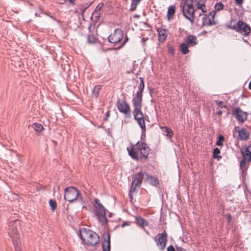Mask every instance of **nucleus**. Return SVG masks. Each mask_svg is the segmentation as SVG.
<instances>
[{
    "label": "nucleus",
    "mask_w": 251,
    "mask_h": 251,
    "mask_svg": "<svg viewBox=\"0 0 251 251\" xmlns=\"http://www.w3.org/2000/svg\"><path fill=\"white\" fill-rule=\"evenodd\" d=\"M241 154L243 156V158H248V157H251V146L246 148L245 151L242 150Z\"/></svg>",
    "instance_id": "nucleus-24"
},
{
    "label": "nucleus",
    "mask_w": 251,
    "mask_h": 251,
    "mask_svg": "<svg viewBox=\"0 0 251 251\" xmlns=\"http://www.w3.org/2000/svg\"><path fill=\"white\" fill-rule=\"evenodd\" d=\"M112 213H109L108 214V217H110L112 216Z\"/></svg>",
    "instance_id": "nucleus-52"
},
{
    "label": "nucleus",
    "mask_w": 251,
    "mask_h": 251,
    "mask_svg": "<svg viewBox=\"0 0 251 251\" xmlns=\"http://www.w3.org/2000/svg\"><path fill=\"white\" fill-rule=\"evenodd\" d=\"M156 246L160 251H163L167 242V234L164 231L162 233H159L155 237Z\"/></svg>",
    "instance_id": "nucleus-9"
},
{
    "label": "nucleus",
    "mask_w": 251,
    "mask_h": 251,
    "mask_svg": "<svg viewBox=\"0 0 251 251\" xmlns=\"http://www.w3.org/2000/svg\"><path fill=\"white\" fill-rule=\"evenodd\" d=\"M12 240L16 251H22V243L20 240V237H13Z\"/></svg>",
    "instance_id": "nucleus-19"
},
{
    "label": "nucleus",
    "mask_w": 251,
    "mask_h": 251,
    "mask_svg": "<svg viewBox=\"0 0 251 251\" xmlns=\"http://www.w3.org/2000/svg\"><path fill=\"white\" fill-rule=\"evenodd\" d=\"M109 116H110V112L108 111L106 113V117L105 118V120H107V118L109 117Z\"/></svg>",
    "instance_id": "nucleus-47"
},
{
    "label": "nucleus",
    "mask_w": 251,
    "mask_h": 251,
    "mask_svg": "<svg viewBox=\"0 0 251 251\" xmlns=\"http://www.w3.org/2000/svg\"><path fill=\"white\" fill-rule=\"evenodd\" d=\"M218 140L216 142V145L221 146L223 145V142L224 141V137L222 135H220L218 138Z\"/></svg>",
    "instance_id": "nucleus-33"
},
{
    "label": "nucleus",
    "mask_w": 251,
    "mask_h": 251,
    "mask_svg": "<svg viewBox=\"0 0 251 251\" xmlns=\"http://www.w3.org/2000/svg\"><path fill=\"white\" fill-rule=\"evenodd\" d=\"M92 2H87V3H86L85 4H84V6L87 8L88 7H89L91 4H92Z\"/></svg>",
    "instance_id": "nucleus-45"
},
{
    "label": "nucleus",
    "mask_w": 251,
    "mask_h": 251,
    "mask_svg": "<svg viewBox=\"0 0 251 251\" xmlns=\"http://www.w3.org/2000/svg\"><path fill=\"white\" fill-rule=\"evenodd\" d=\"M145 175L146 173L145 172H140L134 175L131 186L132 191H135L137 188L140 187L142 180H146Z\"/></svg>",
    "instance_id": "nucleus-8"
},
{
    "label": "nucleus",
    "mask_w": 251,
    "mask_h": 251,
    "mask_svg": "<svg viewBox=\"0 0 251 251\" xmlns=\"http://www.w3.org/2000/svg\"><path fill=\"white\" fill-rule=\"evenodd\" d=\"M33 128L37 131H41L43 129V126L42 125L35 123L33 124Z\"/></svg>",
    "instance_id": "nucleus-31"
},
{
    "label": "nucleus",
    "mask_w": 251,
    "mask_h": 251,
    "mask_svg": "<svg viewBox=\"0 0 251 251\" xmlns=\"http://www.w3.org/2000/svg\"><path fill=\"white\" fill-rule=\"evenodd\" d=\"M232 114L239 122L241 123H243L247 119V113L239 107L233 109Z\"/></svg>",
    "instance_id": "nucleus-11"
},
{
    "label": "nucleus",
    "mask_w": 251,
    "mask_h": 251,
    "mask_svg": "<svg viewBox=\"0 0 251 251\" xmlns=\"http://www.w3.org/2000/svg\"><path fill=\"white\" fill-rule=\"evenodd\" d=\"M50 17L53 18V17L51 16H50Z\"/></svg>",
    "instance_id": "nucleus-55"
},
{
    "label": "nucleus",
    "mask_w": 251,
    "mask_h": 251,
    "mask_svg": "<svg viewBox=\"0 0 251 251\" xmlns=\"http://www.w3.org/2000/svg\"><path fill=\"white\" fill-rule=\"evenodd\" d=\"M64 199L70 202H74L75 200L82 201L80 193L77 189L74 187H68L65 189Z\"/></svg>",
    "instance_id": "nucleus-4"
},
{
    "label": "nucleus",
    "mask_w": 251,
    "mask_h": 251,
    "mask_svg": "<svg viewBox=\"0 0 251 251\" xmlns=\"http://www.w3.org/2000/svg\"><path fill=\"white\" fill-rule=\"evenodd\" d=\"M224 5L222 2H219L215 4V7L216 10L220 11L223 8Z\"/></svg>",
    "instance_id": "nucleus-38"
},
{
    "label": "nucleus",
    "mask_w": 251,
    "mask_h": 251,
    "mask_svg": "<svg viewBox=\"0 0 251 251\" xmlns=\"http://www.w3.org/2000/svg\"><path fill=\"white\" fill-rule=\"evenodd\" d=\"M228 27L234 30L237 32L241 33L243 36H247L251 32V27L245 22L242 21H239L236 25H229Z\"/></svg>",
    "instance_id": "nucleus-5"
},
{
    "label": "nucleus",
    "mask_w": 251,
    "mask_h": 251,
    "mask_svg": "<svg viewBox=\"0 0 251 251\" xmlns=\"http://www.w3.org/2000/svg\"><path fill=\"white\" fill-rule=\"evenodd\" d=\"M158 32L159 37L161 38L163 40H165L167 38V34L166 33V30L163 28L158 29Z\"/></svg>",
    "instance_id": "nucleus-29"
},
{
    "label": "nucleus",
    "mask_w": 251,
    "mask_h": 251,
    "mask_svg": "<svg viewBox=\"0 0 251 251\" xmlns=\"http://www.w3.org/2000/svg\"><path fill=\"white\" fill-rule=\"evenodd\" d=\"M101 86L98 85L95 86L92 90V95L95 98H97L99 96L100 90L101 89Z\"/></svg>",
    "instance_id": "nucleus-30"
},
{
    "label": "nucleus",
    "mask_w": 251,
    "mask_h": 251,
    "mask_svg": "<svg viewBox=\"0 0 251 251\" xmlns=\"http://www.w3.org/2000/svg\"><path fill=\"white\" fill-rule=\"evenodd\" d=\"M104 5L103 3L100 2L99 3V4L96 6L95 10L94 11L100 12V10H101L102 8L103 7Z\"/></svg>",
    "instance_id": "nucleus-36"
},
{
    "label": "nucleus",
    "mask_w": 251,
    "mask_h": 251,
    "mask_svg": "<svg viewBox=\"0 0 251 251\" xmlns=\"http://www.w3.org/2000/svg\"><path fill=\"white\" fill-rule=\"evenodd\" d=\"M128 40V38L127 36H126V39H125V41L123 43V44L118 48V49H120V48L122 47L125 44V43Z\"/></svg>",
    "instance_id": "nucleus-46"
},
{
    "label": "nucleus",
    "mask_w": 251,
    "mask_h": 251,
    "mask_svg": "<svg viewBox=\"0 0 251 251\" xmlns=\"http://www.w3.org/2000/svg\"><path fill=\"white\" fill-rule=\"evenodd\" d=\"M249 158H251V157H249Z\"/></svg>",
    "instance_id": "nucleus-56"
},
{
    "label": "nucleus",
    "mask_w": 251,
    "mask_h": 251,
    "mask_svg": "<svg viewBox=\"0 0 251 251\" xmlns=\"http://www.w3.org/2000/svg\"><path fill=\"white\" fill-rule=\"evenodd\" d=\"M214 22V16L211 18L209 17H203L202 18V25L203 26H210L215 25Z\"/></svg>",
    "instance_id": "nucleus-21"
},
{
    "label": "nucleus",
    "mask_w": 251,
    "mask_h": 251,
    "mask_svg": "<svg viewBox=\"0 0 251 251\" xmlns=\"http://www.w3.org/2000/svg\"><path fill=\"white\" fill-rule=\"evenodd\" d=\"M163 128L165 129V132H166V136H167L169 137H171L173 136V130L171 128H170L167 126H165Z\"/></svg>",
    "instance_id": "nucleus-34"
},
{
    "label": "nucleus",
    "mask_w": 251,
    "mask_h": 251,
    "mask_svg": "<svg viewBox=\"0 0 251 251\" xmlns=\"http://www.w3.org/2000/svg\"><path fill=\"white\" fill-rule=\"evenodd\" d=\"M222 113H223V112L221 110H219L217 112V115H218L219 116H221L222 114Z\"/></svg>",
    "instance_id": "nucleus-48"
},
{
    "label": "nucleus",
    "mask_w": 251,
    "mask_h": 251,
    "mask_svg": "<svg viewBox=\"0 0 251 251\" xmlns=\"http://www.w3.org/2000/svg\"><path fill=\"white\" fill-rule=\"evenodd\" d=\"M167 251H176V250L173 246L170 245L168 247L167 249Z\"/></svg>",
    "instance_id": "nucleus-40"
},
{
    "label": "nucleus",
    "mask_w": 251,
    "mask_h": 251,
    "mask_svg": "<svg viewBox=\"0 0 251 251\" xmlns=\"http://www.w3.org/2000/svg\"><path fill=\"white\" fill-rule=\"evenodd\" d=\"M79 236L88 245L94 246L100 242L99 236L96 232L85 228L80 229Z\"/></svg>",
    "instance_id": "nucleus-2"
},
{
    "label": "nucleus",
    "mask_w": 251,
    "mask_h": 251,
    "mask_svg": "<svg viewBox=\"0 0 251 251\" xmlns=\"http://www.w3.org/2000/svg\"><path fill=\"white\" fill-rule=\"evenodd\" d=\"M235 130L238 133V138L241 141H247L250 138V133L246 128L239 129V127L237 126L235 127Z\"/></svg>",
    "instance_id": "nucleus-16"
},
{
    "label": "nucleus",
    "mask_w": 251,
    "mask_h": 251,
    "mask_svg": "<svg viewBox=\"0 0 251 251\" xmlns=\"http://www.w3.org/2000/svg\"><path fill=\"white\" fill-rule=\"evenodd\" d=\"M129 155L134 159L138 160L139 158V153L141 157L147 159L150 151V148L145 143L138 142L130 149L127 148Z\"/></svg>",
    "instance_id": "nucleus-1"
},
{
    "label": "nucleus",
    "mask_w": 251,
    "mask_h": 251,
    "mask_svg": "<svg viewBox=\"0 0 251 251\" xmlns=\"http://www.w3.org/2000/svg\"><path fill=\"white\" fill-rule=\"evenodd\" d=\"M124 34L121 29H116L113 33L108 37V41L110 43L115 44L119 42L123 38Z\"/></svg>",
    "instance_id": "nucleus-13"
},
{
    "label": "nucleus",
    "mask_w": 251,
    "mask_h": 251,
    "mask_svg": "<svg viewBox=\"0 0 251 251\" xmlns=\"http://www.w3.org/2000/svg\"><path fill=\"white\" fill-rule=\"evenodd\" d=\"M251 161V158H246L245 157L243 158V159L240 162V167L242 169L244 170H246L247 169V166L246 164L249 163Z\"/></svg>",
    "instance_id": "nucleus-25"
},
{
    "label": "nucleus",
    "mask_w": 251,
    "mask_h": 251,
    "mask_svg": "<svg viewBox=\"0 0 251 251\" xmlns=\"http://www.w3.org/2000/svg\"><path fill=\"white\" fill-rule=\"evenodd\" d=\"M94 212L98 220L102 225H107L108 221L106 217V214L108 211L102 205L99 204V206H94Z\"/></svg>",
    "instance_id": "nucleus-6"
},
{
    "label": "nucleus",
    "mask_w": 251,
    "mask_h": 251,
    "mask_svg": "<svg viewBox=\"0 0 251 251\" xmlns=\"http://www.w3.org/2000/svg\"><path fill=\"white\" fill-rule=\"evenodd\" d=\"M185 43L189 46H194L197 44V38L194 35H189L185 39Z\"/></svg>",
    "instance_id": "nucleus-17"
},
{
    "label": "nucleus",
    "mask_w": 251,
    "mask_h": 251,
    "mask_svg": "<svg viewBox=\"0 0 251 251\" xmlns=\"http://www.w3.org/2000/svg\"><path fill=\"white\" fill-rule=\"evenodd\" d=\"M49 204L52 211H54L56 208L57 205L56 202L55 201L50 200L49 201Z\"/></svg>",
    "instance_id": "nucleus-35"
},
{
    "label": "nucleus",
    "mask_w": 251,
    "mask_h": 251,
    "mask_svg": "<svg viewBox=\"0 0 251 251\" xmlns=\"http://www.w3.org/2000/svg\"><path fill=\"white\" fill-rule=\"evenodd\" d=\"M94 202L96 204V205H95L94 206H99V204L100 205H102L100 202V201L97 199H95V200H94Z\"/></svg>",
    "instance_id": "nucleus-41"
},
{
    "label": "nucleus",
    "mask_w": 251,
    "mask_h": 251,
    "mask_svg": "<svg viewBox=\"0 0 251 251\" xmlns=\"http://www.w3.org/2000/svg\"><path fill=\"white\" fill-rule=\"evenodd\" d=\"M140 0H133L131 4V8L130 10L134 11L136 9V6L138 5V4L139 3Z\"/></svg>",
    "instance_id": "nucleus-32"
},
{
    "label": "nucleus",
    "mask_w": 251,
    "mask_h": 251,
    "mask_svg": "<svg viewBox=\"0 0 251 251\" xmlns=\"http://www.w3.org/2000/svg\"><path fill=\"white\" fill-rule=\"evenodd\" d=\"M176 12V6L171 5L168 7L167 12V19L168 21L171 20L173 18V16Z\"/></svg>",
    "instance_id": "nucleus-22"
},
{
    "label": "nucleus",
    "mask_w": 251,
    "mask_h": 251,
    "mask_svg": "<svg viewBox=\"0 0 251 251\" xmlns=\"http://www.w3.org/2000/svg\"><path fill=\"white\" fill-rule=\"evenodd\" d=\"M12 240L16 251H22V243L20 240V237H13Z\"/></svg>",
    "instance_id": "nucleus-20"
},
{
    "label": "nucleus",
    "mask_w": 251,
    "mask_h": 251,
    "mask_svg": "<svg viewBox=\"0 0 251 251\" xmlns=\"http://www.w3.org/2000/svg\"><path fill=\"white\" fill-rule=\"evenodd\" d=\"M215 102L217 104V105H218L221 108H223L224 107H226V106L223 105V102L222 101L218 100H216Z\"/></svg>",
    "instance_id": "nucleus-39"
},
{
    "label": "nucleus",
    "mask_w": 251,
    "mask_h": 251,
    "mask_svg": "<svg viewBox=\"0 0 251 251\" xmlns=\"http://www.w3.org/2000/svg\"><path fill=\"white\" fill-rule=\"evenodd\" d=\"M71 3H74L75 0H69Z\"/></svg>",
    "instance_id": "nucleus-51"
},
{
    "label": "nucleus",
    "mask_w": 251,
    "mask_h": 251,
    "mask_svg": "<svg viewBox=\"0 0 251 251\" xmlns=\"http://www.w3.org/2000/svg\"><path fill=\"white\" fill-rule=\"evenodd\" d=\"M20 221L18 220H15L10 222L9 224V231L8 234L12 238L16 236L20 237L17 229V226L20 224Z\"/></svg>",
    "instance_id": "nucleus-12"
},
{
    "label": "nucleus",
    "mask_w": 251,
    "mask_h": 251,
    "mask_svg": "<svg viewBox=\"0 0 251 251\" xmlns=\"http://www.w3.org/2000/svg\"><path fill=\"white\" fill-rule=\"evenodd\" d=\"M188 47L189 46L186 43H182L180 45V49L183 54H186L189 52V50L188 49Z\"/></svg>",
    "instance_id": "nucleus-27"
},
{
    "label": "nucleus",
    "mask_w": 251,
    "mask_h": 251,
    "mask_svg": "<svg viewBox=\"0 0 251 251\" xmlns=\"http://www.w3.org/2000/svg\"><path fill=\"white\" fill-rule=\"evenodd\" d=\"M102 247L103 251H110V234L105 232L102 236Z\"/></svg>",
    "instance_id": "nucleus-15"
},
{
    "label": "nucleus",
    "mask_w": 251,
    "mask_h": 251,
    "mask_svg": "<svg viewBox=\"0 0 251 251\" xmlns=\"http://www.w3.org/2000/svg\"><path fill=\"white\" fill-rule=\"evenodd\" d=\"M87 40L89 43L93 44L95 42V38L93 35H88L87 36Z\"/></svg>",
    "instance_id": "nucleus-37"
},
{
    "label": "nucleus",
    "mask_w": 251,
    "mask_h": 251,
    "mask_svg": "<svg viewBox=\"0 0 251 251\" xmlns=\"http://www.w3.org/2000/svg\"><path fill=\"white\" fill-rule=\"evenodd\" d=\"M136 223L138 226L143 227L148 225V222L145 219L142 218L141 216L136 217Z\"/></svg>",
    "instance_id": "nucleus-23"
},
{
    "label": "nucleus",
    "mask_w": 251,
    "mask_h": 251,
    "mask_svg": "<svg viewBox=\"0 0 251 251\" xmlns=\"http://www.w3.org/2000/svg\"><path fill=\"white\" fill-rule=\"evenodd\" d=\"M249 88L251 90V81L250 82L249 84Z\"/></svg>",
    "instance_id": "nucleus-50"
},
{
    "label": "nucleus",
    "mask_w": 251,
    "mask_h": 251,
    "mask_svg": "<svg viewBox=\"0 0 251 251\" xmlns=\"http://www.w3.org/2000/svg\"><path fill=\"white\" fill-rule=\"evenodd\" d=\"M133 115L134 119L137 121L138 125L140 126L142 132L146 131V125L145 123V118L143 112L141 111L142 104L133 103Z\"/></svg>",
    "instance_id": "nucleus-3"
},
{
    "label": "nucleus",
    "mask_w": 251,
    "mask_h": 251,
    "mask_svg": "<svg viewBox=\"0 0 251 251\" xmlns=\"http://www.w3.org/2000/svg\"><path fill=\"white\" fill-rule=\"evenodd\" d=\"M195 10L193 4L189 3L187 1L182 7V12L185 17L189 20L192 23L194 22V14Z\"/></svg>",
    "instance_id": "nucleus-7"
},
{
    "label": "nucleus",
    "mask_w": 251,
    "mask_h": 251,
    "mask_svg": "<svg viewBox=\"0 0 251 251\" xmlns=\"http://www.w3.org/2000/svg\"><path fill=\"white\" fill-rule=\"evenodd\" d=\"M221 151L219 148H216L214 149L213 151V157L215 159H217L218 160H219L222 158V156L219 155Z\"/></svg>",
    "instance_id": "nucleus-28"
},
{
    "label": "nucleus",
    "mask_w": 251,
    "mask_h": 251,
    "mask_svg": "<svg viewBox=\"0 0 251 251\" xmlns=\"http://www.w3.org/2000/svg\"><path fill=\"white\" fill-rule=\"evenodd\" d=\"M182 248H176L177 251H182Z\"/></svg>",
    "instance_id": "nucleus-49"
},
{
    "label": "nucleus",
    "mask_w": 251,
    "mask_h": 251,
    "mask_svg": "<svg viewBox=\"0 0 251 251\" xmlns=\"http://www.w3.org/2000/svg\"><path fill=\"white\" fill-rule=\"evenodd\" d=\"M117 108L119 111L124 113L126 117L129 118L130 117V107L126 101H118Z\"/></svg>",
    "instance_id": "nucleus-14"
},
{
    "label": "nucleus",
    "mask_w": 251,
    "mask_h": 251,
    "mask_svg": "<svg viewBox=\"0 0 251 251\" xmlns=\"http://www.w3.org/2000/svg\"><path fill=\"white\" fill-rule=\"evenodd\" d=\"M87 8L84 6H82L80 9L81 13L83 14Z\"/></svg>",
    "instance_id": "nucleus-44"
},
{
    "label": "nucleus",
    "mask_w": 251,
    "mask_h": 251,
    "mask_svg": "<svg viewBox=\"0 0 251 251\" xmlns=\"http://www.w3.org/2000/svg\"><path fill=\"white\" fill-rule=\"evenodd\" d=\"M202 5H203V4H201V6L199 5V6H198V8H201V7Z\"/></svg>",
    "instance_id": "nucleus-53"
},
{
    "label": "nucleus",
    "mask_w": 251,
    "mask_h": 251,
    "mask_svg": "<svg viewBox=\"0 0 251 251\" xmlns=\"http://www.w3.org/2000/svg\"><path fill=\"white\" fill-rule=\"evenodd\" d=\"M140 82L138 87V91L136 92V96L132 100L133 103L142 104L143 92L144 91L145 85L143 77L139 78Z\"/></svg>",
    "instance_id": "nucleus-10"
},
{
    "label": "nucleus",
    "mask_w": 251,
    "mask_h": 251,
    "mask_svg": "<svg viewBox=\"0 0 251 251\" xmlns=\"http://www.w3.org/2000/svg\"><path fill=\"white\" fill-rule=\"evenodd\" d=\"M135 191H131V188H130V190L129 191V198L131 200H132L133 199V195H132V194Z\"/></svg>",
    "instance_id": "nucleus-43"
},
{
    "label": "nucleus",
    "mask_w": 251,
    "mask_h": 251,
    "mask_svg": "<svg viewBox=\"0 0 251 251\" xmlns=\"http://www.w3.org/2000/svg\"><path fill=\"white\" fill-rule=\"evenodd\" d=\"M236 3L238 5L242 4L244 0H235Z\"/></svg>",
    "instance_id": "nucleus-42"
},
{
    "label": "nucleus",
    "mask_w": 251,
    "mask_h": 251,
    "mask_svg": "<svg viewBox=\"0 0 251 251\" xmlns=\"http://www.w3.org/2000/svg\"><path fill=\"white\" fill-rule=\"evenodd\" d=\"M145 181L149 182L152 185L156 186L159 184V182L156 177L149 175L147 173L145 175Z\"/></svg>",
    "instance_id": "nucleus-18"
},
{
    "label": "nucleus",
    "mask_w": 251,
    "mask_h": 251,
    "mask_svg": "<svg viewBox=\"0 0 251 251\" xmlns=\"http://www.w3.org/2000/svg\"><path fill=\"white\" fill-rule=\"evenodd\" d=\"M100 18V12H98L96 11H93L91 18L92 20L95 23L98 22Z\"/></svg>",
    "instance_id": "nucleus-26"
},
{
    "label": "nucleus",
    "mask_w": 251,
    "mask_h": 251,
    "mask_svg": "<svg viewBox=\"0 0 251 251\" xmlns=\"http://www.w3.org/2000/svg\"><path fill=\"white\" fill-rule=\"evenodd\" d=\"M228 218L229 219H230L231 218V216L230 215H228Z\"/></svg>",
    "instance_id": "nucleus-54"
}]
</instances>
